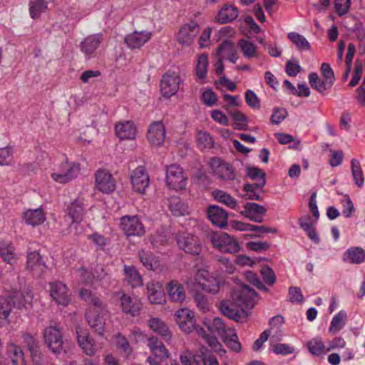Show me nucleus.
I'll list each match as a JSON object with an SVG mask.
<instances>
[{"instance_id": "1", "label": "nucleus", "mask_w": 365, "mask_h": 365, "mask_svg": "<svg viewBox=\"0 0 365 365\" xmlns=\"http://www.w3.org/2000/svg\"><path fill=\"white\" fill-rule=\"evenodd\" d=\"M232 299L234 303L222 301L220 309L223 315L236 322H240L244 309H252L256 302L257 293L248 285L243 284L233 290Z\"/></svg>"}, {"instance_id": "2", "label": "nucleus", "mask_w": 365, "mask_h": 365, "mask_svg": "<svg viewBox=\"0 0 365 365\" xmlns=\"http://www.w3.org/2000/svg\"><path fill=\"white\" fill-rule=\"evenodd\" d=\"M93 307H91L87 312L86 319L91 329L98 335L103 336L109 313L100 299H93Z\"/></svg>"}, {"instance_id": "3", "label": "nucleus", "mask_w": 365, "mask_h": 365, "mask_svg": "<svg viewBox=\"0 0 365 365\" xmlns=\"http://www.w3.org/2000/svg\"><path fill=\"white\" fill-rule=\"evenodd\" d=\"M212 246L223 252L236 253L240 251L238 241L230 235L223 232H215L210 236Z\"/></svg>"}, {"instance_id": "4", "label": "nucleus", "mask_w": 365, "mask_h": 365, "mask_svg": "<svg viewBox=\"0 0 365 365\" xmlns=\"http://www.w3.org/2000/svg\"><path fill=\"white\" fill-rule=\"evenodd\" d=\"M200 26L196 20H190L183 24L175 34L176 41L183 47L191 46L199 34Z\"/></svg>"}, {"instance_id": "5", "label": "nucleus", "mask_w": 365, "mask_h": 365, "mask_svg": "<svg viewBox=\"0 0 365 365\" xmlns=\"http://www.w3.org/2000/svg\"><path fill=\"white\" fill-rule=\"evenodd\" d=\"M79 171L78 163L65 161L54 170L51 177L56 182L65 184L76 178Z\"/></svg>"}, {"instance_id": "6", "label": "nucleus", "mask_w": 365, "mask_h": 365, "mask_svg": "<svg viewBox=\"0 0 365 365\" xmlns=\"http://www.w3.org/2000/svg\"><path fill=\"white\" fill-rule=\"evenodd\" d=\"M195 279L205 292L213 294L219 292L221 284L220 279L208 270L205 269L198 270L195 276Z\"/></svg>"}, {"instance_id": "7", "label": "nucleus", "mask_w": 365, "mask_h": 365, "mask_svg": "<svg viewBox=\"0 0 365 365\" xmlns=\"http://www.w3.org/2000/svg\"><path fill=\"white\" fill-rule=\"evenodd\" d=\"M187 176L182 168L175 164H172L166 168V183L173 190H183L187 185Z\"/></svg>"}, {"instance_id": "8", "label": "nucleus", "mask_w": 365, "mask_h": 365, "mask_svg": "<svg viewBox=\"0 0 365 365\" xmlns=\"http://www.w3.org/2000/svg\"><path fill=\"white\" fill-rule=\"evenodd\" d=\"M176 241L180 249L185 252L199 255L202 246L198 237L191 233L180 232L176 236Z\"/></svg>"}, {"instance_id": "9", "label": "nucleus", "mask_w": 365, "mask_h": 365, "mask_svg": "<svg viewBox=\"0 0 365 365\" xmlns=\"http://www.w3.org/2000/svg\"><path fill=\"white\" fill-rule=\"evenodd\" d=\"M120 227L127 236H142L145 227L137 215H125L120 218Z\"/></svg>"}, {"instance_id": "10", "label": "nucleus", "mask_w": 365, "mask_h": 365, "mask_svg": "<svg viewBox=\"0 0 365 365\" xmlns=\"http://www.w3.org/2000/svg\"><path fill=\"white\" fill-rule=\"evenodd\" d=\"M44 339L49 349L56 355L63 350V336L61 330L56 327H48L44 330Z\"/></svg>"}, {"instance_id": "11", "label": "nucleus", "mask_w": 365, "mask_h": 365, "mask_svg": "<svg viewBox=\"0 0 365 365\" xmlns=\"http://www.w3.org/2000/svg\"><path fill=\"white\" fill-rule=\"evenodd\" d=\"M180 77L175 72L165 73L160 81V92L163 97L170 98L179 90Z\"/></svg>"}, {"instance_id": "12", "label": "nucleus", "mask_w": 365, "mask_h": 365, "mask_svg": "<svg viewBox=\"0 0 365 365\" xmlns=\"http://www.w3.org/2000/svg\"><path fill=\"white\" fill-rule=\"evenodd\" d=\"M210 167L214 174L222 180H233L235 178L232 166L220 158H212Z\"/></svg>"}, {"instance_id": "13", "label": "nucleus", "mask_w": 365, "mask_h": 365, "mask_svg": "<svg viewBox=\"0 0 365 365\" xmlns=\"http://www.w3.org/2000/svg\"><path fill=\"white\" fill-rule=\"evenodd\" d=\"M77 341L83 352L87 356H92L97 351L95 340L91 336L88 329L81 327H76Z\"/></svg>"}, {"instance_id": "14", "label": "nucleus", "mask_w": 365, "mask_h": 365, "mask_svg": "<svg viewBox=\"0 0 365 365\" xmlns=\"http://www.w3.org/2000/svg\"><path fill=\"white\" fill-rule=\"evenodd\" d=\"M130 182L135 192L144 193L150 185V178L144 166H138L130 173Z\"/></svg>"}, {"instance_id": "15", "label": "nucleus", "mask_w": 365, "mask_h": 365, "mask_svg": "<svg viewBox=\"0 0 365 365\" xmlns=\"http://www.w3.org/2000/svg\"><path fill=\"white\" fill-rule=\"evenodd\" d=\"M50 295L53 301L60 306H67L71 298L68 294L67 286L61 282H55L49 284Z\"/></svg>"}, {"instance_id": "16", "label": "nucleus", "mask_w": 365, "mask_h": 365, "mask_svg": "<svg viewBox=\"0 0 365 365\" xmlns=\"http://www.w3.org/2000/svg\"><path fill=\"white\" fill-rule=\"evenodd\" d=\"M96 187L103 193H110L115 188L113 175L106 170H98L96 173Z\"/></svg>"}, {"instance_id": "17", "label": "nucleus", "mask_w": 365, "mask_h": 365, "mask_svg": "<svg viewBox=\"0 0 365 365\" xmlns=\"http://www.w3.org/2000/svg\"><path fill=\"white\" fill-rule=\"evenodd\" d=\"M175 319L182 331L190 333L195 329L194 313L188 309L182 308L178 310L175 314Z\"/></svg>"}, {"instance_id": "18", "label": "nucleus", "mask_w": 365, "mask_h": 365, "mask_svg": "<svg viewBox=\"0 0 365 365\" xmlns=\"http://www.w3.org/2000/svg\"><path fill=\"white\" fill-rule=\"evenodd\" d=\"M103 40L101 34H96L88 36L80 43V50L87 59L93 56L97 48Z\"/></svg>"}, {"instance_id": "19", "label": "nucleus", "mask_w": 365, "mask_h": 365, "mask_svg": "<svg viewBox=\"0 0 365 365\" xmlns=\"http://www.w3.org/2000/svg\"><path fill=\"white\" fill-rule=\"evenodd\" d=\"M165 130L160 121L153 122L149 127L147 138L149 143L155 146H160L165 141Z\"/></svg>"}, {"instance_id": "20", "label": "nucleus", "mask_w": 365, "mask_h": 365, "mask_svg": "<svg viewBox=\"0 0 365 365\" xmlns=\"http://www.w3.org/2000/svg\"><path fill=\"white\" fill-rule=\"evenodd\" d=\"M138 257L145 269L155 272H160L163 270V265L161 264L158 257H156L150 251H140Z\"/></svg>"}, {"instance_id": "21", "label": "nucleus", "mask_w": 365, "mask_h": 365, "mask_svg": "<svg viewBox=\"0 0 365 365\" xmlns=\"http://www.w3.org/2000/svg\"><path fill=\"white\" fill-rule=\"evenodd\" d=\"M152 36V32L148 31H134L125 37V43L130 48H140L150 39Z\"/></svg>"}, {"instance_id": "22", "label": "nucleus", "mask_w": 365, "mask_h": 365, "mask_svg": "<svg viewBox=\"0 0 365 365\" xmlns=\"http://www.w3.org/2000/svg\"><path fill=\"white\" fill-rule=\"evenodd\" d=\"M115 132L120 140H133L135 138L137 129L133 121L127 120L116 123Z\"/></svg>"}, {"instance_id": "23", "label": "nucleus", "mask_w": 365, "mask_h": 365, "mask_svg": "<svg viewBox=\"0 0 365 365\" xmlns=\"http://www.w3.org/2000/svg\"><path fill=\"white\" fill-rule=\"evenodd\" d=\"M119 294H120V300L123 312L133 317L137 316L142 307L140 300L125 293H119Z\"/></svg>"}, {"instance_id": "24", "label": "nucleus", "mask_w": 365, "mask_h": 365, "mask_svg": "<svg viewBox=\"0 0 365 365\" xmlns=\"http://www.w3.org/2000/svg\"><path fill=\"white\" fill-rule=\"evenodd\" d=\"M266 212L267 210L263 206L255 202H247L245 205L241 214L252 221L262 222Z\"/></svg>"}, {"instance_id": "25", "label": "nucleus", "mask_w": 365, "mask_h": 365, "mask_svg": "<svg viewBox=\"0 0 365 365\" xmlns=\"http://www.w3.org/2000/svg\"><path fill=\"white\" fill-rule=\"evenodd\" d=\"M166 289L171 302L181 303L185 299L186 294L185 287L178 281H170L168 283Z\"/></svg>"}, {"instance_id": "26", "label": "nucleus", "mask_w": 365, "mask_h": 365, "mask_svg": "<svg viewBox=\"0 0 365 365\" xmlns=\"http://www.w3.org/2000/svg\"><path fill=\"white\" fill-rule=\"evenodd\" d=\"M146 288L148 298L151 304H161L165 302V296L159 282H150Z\"/></svg>"}, {"instance_id": "27", "label": "nucleus", "mask_w": 365, "mask_h": 365, "mask_svg": "<svg viewBox=\"0 0 365 365\" xmlns=\"http://www.w3.org/2000/svg\"><path fill=\"white\" fill-rule=\"evenodd\" d=\"M9 296L12 302L13 307L19 309L27 308L28 306L31 305L33 299V295L31 291L28 289L23 291L14 292Z\"/></svg>"}, {"instance_id": "28", "label": "nucleus", "mask_w": 365, "mask_h": 365, "mask_svg": "<svg viewBox=\"0 0 365 365\" xmlns=\"http://www.w3.org/2000/svg\"><path fill=\"white\" fill-rule=\"evenodd\" d=\"M207 217L212 223L217 227H224L227 225V214L219 206H210L207 209Z\"/></svg>"}, {"instance_id": "29", "label": "nucleus", "mask_w": 365, "mask_h": 365, "mask_svg": "<svg viewBox=\"0 0 365 365\" xmlns=\"http://www.w3.org/2000/svg\"><path fill=\"white\" fill-rule=\"evenodd\" d=\"M26 267L35 274L41 275L46 269L45 262L38 252L34 251L28 253Z\"/></svg>"}, {"instance_id": "30", "label": "nucleus", "mask_w": 365, "mask_h": 365, "mask_svg": "<svg viewBox=\"0 0 365 365\" xmlns=\"http://www.w3.org/2000/svg\"><path fill=\"white\" fill-rule=\"evenodd\" d=\"M149 328L163 337L165 341H169L172 334L168 325L158 317H151L148 324Z\"/></svg>"}, {"instance_id": "31", "label": "nucleus", "mask_w": 365, "mask_h": 365, "mask_svg": "<svg viewBox=\"0 0 365 365\" xmlns=\"http://www.w3.org/2000/svg\"><path fill=\"white\" fill-rule=\"evenodd\" d=\"M217 56L220 58H226L232 63H235L238 59L237 50L235 44L230 41H224L220 43L217 50Z\"/></svg>"}, {"instance_id": "32", "label": "nucleus", "mask_w": 365, "mask_h": 365, "mask_svg": "<svg viewBox=\"0 0 365 365\" xmlns=\"http://www.w3.org/2000/svg\"><path fill=\"white\" fill-rule=\"evenodd\" d=\"M342 259L350 264H362L365 262V250L360 247H351L344 252Z\"/></svg>"}, {"instance_id": "33", "label": "nucleus", "mask_w": 365, "mask_h": 365, "mask_svg": "<svg viewBox=\"0 0 365 365\" xmlns=\"http://www.w3.org/2000/svg\"><path fill=\"white\" fill-rule=\"evenodd\" d=\"M85 208L81 200H76L67 208L68 217L71 220V223H79L82 221Z\"/></svg>"}, {"instance_id": "34", "label": "nucleus", "mask_w": 365, "mask_h": 365, "mask_svg": "<svg viewBox=\"0 0 365 365\" xmlns=\"http://www.w3.org/2000/svg\"><path fill=\"white\" fill-rule=\"evenodd\" d=\"M148 346L151 352L155 355L156 359H168L169 357V352L165 345L157 337L151 336L148 339Z\"/></svg>"}, {"instance_id": "35", "label": "nucleus", "mask_w": 365, "mask_h": 365, "mask_svg": "<svg viewBox=\"0 0 365 365\" xmlns=\"http://www.w3.org/2000/svg\"><path fill=\"white\" fill-rule=\"evenodd\" d=\"M6 354L13 365H25L24 354L21 346L10 342L6 346Z\"/></svg>"}, {"instance_id": "36", "label": "nucleus", "mask_w": 365, "mask_h": 365, "mask_svg": "<svg viewBox=\"0 0 365 365\" xmlns=\"http://www.w3.org/2000/svg\"><path fill=\"white\" fill-rule=\"evenodd\" d=\"M238 16V10L233 5L225 4L218 12L216 19L221 24H226L235 20Z\"/></svg>"}, {"instance_id": "37", "label": "nucleus", "mask_w": 365, "mask_h": 365, "mask_svg": "<svg viewBox=\"0 0 365 365\" xmlns=\"http://www.w3.org/2000/svg\"><path fill=\"white\" fill-rule=\"evenodd\" d=\"M24 220L26 224L37 226L45 220V215L41 208L28 210L24 212Z\"/></svg>"}, {"instance_id": "38", "label": "nucleus", "mask_w": 365, "mask_h": 365, "mask_svg": "<svg viewBox=\"0 0 365 365\" xmlns=\"http://www.w3.org/2000/svg\"><path fill=\"white\" fill-rule=\"evenodd\" d=\"M265 182L262 180L261 182L255 183H246L244 185L245 196L247 199L253 200H260V191L264 187Z\"/></svg>"}, {"instance_id": "39", "label": "nucleus", "mask_w": 365, "mask_h": 365, "mask_svg": "<svg viewBox=\"0 0 365 365\" xmlns=\"http://www.w3.org/2000/svg\"><path fill=\"white\" fill-rule=\"evenodd\" d=\"M125 279L132 287H140L143 279L138 270L133 266H124Z\"/></svg>"}, {"instance_id": "40", "label": "nucleus", "mask_w": 365, "mask_h": 365, "mask_svg": "<svg viewBox=\"0 0 365 365\" xmlns=\"http://www.w3.org/2000/svg\"><path fill=\"white\" fill-rule=\"evenodd\" d=\"M308 78L311 87L320 93H325L327 90H329L332 87L331 81L328 83L325 80H320L316 73H309Z\"/></svg>"}, {"instance_id": "41", "label": "nucleus", "mask_w": 365, "mask_h": 365, "mask_svg": "<svg viewBox=\"0 0 365 365\" xmlns=\"http://www.w3.org/2000/svg\"><path fill=\"white\" fill-rule=\"evenodd\" d=\"M208 58L206 54H200L197 60L195 68L196 76L202 83L207 78V76Z\"/></svg>"}, {"instance_id": "42", "label": "nucleus", "mask_w": 365, "mask_h": 365, "mask_svg": "<svg viewBox=\"0 0 365 365\" xmlns=\"http://www.w3.org/2000/svg\"><path fill=\"white\" fill-rule=\"evenodd\" d=\"M0 255L4 262L12 264L14 260V249L11 242L0 240Z\"/></svg>"}, {"instance_id": "43", "label": "nucleus", "mask_w": 365, "mask_h": 365, "mask_svg": "<svg viewBox=\"0 0 365 365\" xmlns=\"http://www.w3.org/2000/svg\"><path fill=\"white\" fill-rule=\"evenodd\" d=\"M48 4L45 0H31L29 2V14L33 19H37L47 10Z\"/></svg>"}, {"instance_id": "44", "label": "nucleus", "mask_w": 365, "mask_h": 365, "mask_svg": "<svg viewBox=\"0 0 365 365\" xmlns=\"http://www.w3.org/2000/svg\"><path fill=\"white\" fill-rule=\"evenodd\" d=\"M346 317L347 314L345 311L341 310L339 312L332 318L329 327V331L333 334L339 331L344 327Z\"/></svg>"}, {"instance_id": "45", "label": "nucleus", "mask_w": 365, "mask_h": 365, "mask_svg": "<svg viewBox=\"0 0 365 365\" xmlns=\"http://www.w3.org/2000/svg\"><path fill=\"white\" fill-rule=\"evenodd\" d=\"M287 37L298 50H309L310 43L304 36L296 32H290L288 34Z\"/></svg>"}, {"instance_id": "46", "label": "nucleus", "mask_w": 365, "mask_h": 365, "mask_svg": "<svg viewBox=\"0 0 365 365\" xmlns=\"http://www.w3.org/2000/svg\"><path fill=\"white\" fill-rule=\"evenodd\" d=\"M208 329L212 333L217 334L221 338L225 336L232 328L227 327L222 319L215 317L212 322L207 326Z\"/></svg>"}, {"instance_id": "47", "label": "nucleus", "mask_w": 365, "mask_h": 365, "mask_svg": "<svg viewBox=\"0 0 365 365\" xmlns=\"http://www.w3.org/2000/svg\"><path fill=\"white\" fill-rule=\"evenodd\" d=\"M351 170L355 185L359 187H362L364 183V178L360 163L357 159L351 160Z\"/></svg>"}, {"instance_id": "48", "label": "nucleus", "mask_w": 365, "mask_h": 365, "mask_svg": "<svg viewBox=\"0 0 365 365\" xmlns=\"http://www.w3.org/2000/svg\"><path fill=\"white\" fill-rule=\"evenodd\" d=\"M222 339L230 350L235 352H240L241 351V344L240 343L238 336L236 333H235V330L233 329H230V331Z\"/></svg>"}, {"instance_id": "49", "label": "nucleus", "mask_w": 365, "mask_h": 365, "mask_svg": "<svg viewBox=\"0 0 365 365\" xmlns=\"http://www.w3.org/2000/svg\"><path fill=\"white\" fill-rule=\"evenodd\" d=\"M196 365H219L216 357L210 351H201L194 357Z\"/></svg>"}, {"instance_id": "50", "label": "nucleus", "mask_w": 365, "mask_h": 365, "mask_svg": "<svg viewBox=\"0 0 365 365\" xmlns=\"http://www.w3.org/2000/svg\"><path fill=\"white\" fill-rule=\"evenodd\" d=\"M213 195L220 202L226 205L232 209H237V200L227 192L222 190H215L213 192Z\"/></svg>"}, {"instance_id": "51", "label": "nucleus", "mask_w": 365, "mask_h": 365, "mask_svg": "<svg viewBox=\"0 0 365 365\" xmlns=\"http://www.w3.org/2000/svg\"><path fill=\"white\" fill-rule=\"evenodd\" d=\"M307 347L309 352L315 356L324 354L325 346L321 338L315 337L307 341Z\"/></svg>"}, {"instance_id": "52", "label": "nucleus", "mask_w": 365, "mask_h": 365, "mask_svg": "<svg viewBox=\"0 0 365 365\" xmlns=\"http://www.w3.org/2000/svg\"><path fill=\"white\" fill-rule=\"evenodd\" d=\"M115 344L117 348L120 350V354L123 356L128 357L132 353L133 349L128 339L120 333H118L115 336Z\"/></svg>"}, {"instance_id": "53", "label": "nucleus", "mask_w": 365, "mask_h": 365, "mask_svg": "<svg viewBox=\"0 0 365 365\" xmlns=\"http://www.w3.org/2000/svg\"><path fill=\"white\" fill-rule=\"evenodd\" d=\"M229 115L234 120V128L236 130H245L247 125V117L239 110L228 111Z\"/></svg>"}, {"instance_id": "54", "label": "nucleus", "mask_w": 365, "mask_h": 365, "mask_svg": "<svg viewBox=\"0 0 365 365\" xmlns=\"http://www.w3.org/2000/svg\"><path fill=\"white\" fill-rule=\"evenodd\" d=\"M197 147L202 150H210L213 147L214 141L207 132L200 131L197 133Z\"/></svg>"}, {"instance_id": "55", "label": "nucleus", "mask_w": 365, "mask_h": 365, "mask_svg": "<svg viewBox=\"0 0 365 365\" xmlns=\"http://www.w3.org/2000/svg\"><path fill=\"white\" fill-rule=\"evenodd\" d=\"M13 307L10 296L0 295V319H6L9 317Z\"/></svg>"}, {"instance_id": "56", "label": "nucleus", "mask_w": 365, "mask_h": 365, "mask_svg": "<svg viewBox=\"0 0 365 365\" xmlns=\"http://www.w3.org/2000/svg\"><path fill=\"white\" fill-rule=\"evenodd\" d=\"M239 46L240 47L244 56L248 58H253L257 54V47L251 41L242 39L239 41Z\"/></svg>"}, {"instance_id": "57", "label": "nucleus", "mask_w": 365, "mask_h": 365, "mask_svg": "<svg viewBox=\"0 0 365 365\" xmlns=\"http://www.w3.org/2000/svg\"><path fill=\"white\" fill-rule=\"evenodd\" d=\"M170 210L175 216L185 215L187 211V207L178 197H173L170 202Z\"/></svg>"}, {"instance_id": "58", "label": "nucleus", "mask_w": 365, "mask_h": 365, "mask_svg": "<svg viewBox=\"0 0 365 365\" xmlns=\"http://www.w3.org/2000/svg\"><path fill=\"white\" fill-rule=\"evenodd\" d=\"M272 351L277 355L287 356L295 351L294 346L288 344H274L272 345Z\"/></svg>"}, {"instance_id": "59", "label": "nucleus", "mask_w": 365, "mask_h": 365, "mask_svg": "<svg viewBox=\"0 0 365 365\" xmlns=\"http://www.w3.org/2000/svg\"><path fill=\"white\" fill-rule=\"evenodd\" d=\"M247 176L256 182H261L262 180L266 183L265 173L257 167H247L246 168Z\"/></svg>"}, {"instance_id": "60", "label": "nucleus", "mask_w": 365, "mask_h": 365, "mask_svg": "<svg viewBox=\"0 0 365 365\" xmlns=\"http://www.w3.org/2000/svg\"><path fill=\"white\" fill-rule=\"evenodd\" d=\"M287 116V111L284 108H274L271 115L270 121L272 124L279 125Z\"/></svg>"}, {"instance_id": "61", "label": "nucleus", "mask_w": 365, "mask_h": 365, "mask_svg": "<svg viewBox=\"0 0 365 365\" xmlns=\"http://www.w3.org/2000/svg\"><path fill=\"white\" fill-rule=\"evenodd\" d=\"M245 277L250 283L252 284L258 289L263 290L265 292H268L269 289L263 284L258 276L255 272L251 271L247 272L245 273Z\"/></svg>"}, {"instance_id": "62", "label": "nucleus", "mask_w": 365, "mask_h": 365, "mask_svg": "<svg viewBox=\"0 0 365 365\" xmlns=\"http://www.w3.org/2000/svg\"><path fill=\"white\" fill-rule=\"evenodd\" d=\"M88 238L92 241L98 250H103L108 242V239L98 232L89 235Z\"/></svg>"}, {"instance_id": "63", "label": "nucleus", "mask_w": 365, "mask_h": 365, "mask_svg": "<svg viewBox=\"0 0 365 365\" xmlns=\"http://www.w3.org/2000/svg\"><path fill=\"white\" fill-rule=\"evenodd\" d=\"M202 101L207 106L211 107L217 103V97L211 88H207L202 93Z\"/></svg>"}, {"instance_id": "64", "label": "nucleus", "mask_w": 365, "mask_h": 365, "mask_svg": "<svg viewBox=\"0 0 365 365\" xmlns=\"http://www.w3.org/2000/svg\"><path fill=\"white\" fill-rule=\"evenodd\" d=\"M194 300L196 306L202 312H206L210 309L208 301L202 293L196 292L194 295Z\"/></svg>"}]
</instances>
